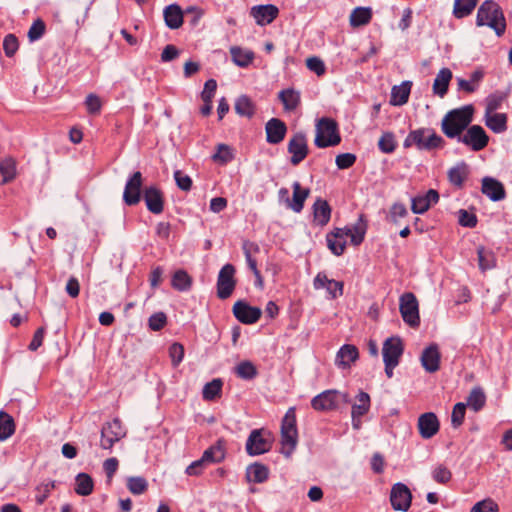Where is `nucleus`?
<instances>
[{
  "instance_id": "1",
  "label": "nucleus",
  "mask_w": 512,
  "mask_h": 512,
  "mask_svg": "<svg viewBox=\"0 0 512 512\" xmlns=\"http://www.w3.org/2000/svg\"><path fill=\"white\" fill-rule=\"evenodd\" d=\"M366 231L367 222L364 216L360 215L358 221L351 227L334 228L327 233V247L332 254L341 256L346 249V239L349 237L352 245L359 246L365 239Z\"/></svg>"
},
{
  "instance_id": "2",
  "label": "nucleus",
  "mask_w": 512,
  "mask_h": 512,
  "mask_svg": "<svg viewBox=\"0 0 512 512\" xmlns=\"http://www.w3.org/2000/svg\"><path fill=\"white\" fill-rule=\"evenodd\" d=\"M474 111L472 105H465L448 111L441 121L443 134L447 138L457 139L471 125Z\"/></svg>"
},
{
  "instance_id": "3",
  "label": "nucleus",
  "mask_w": 512,
  "mask_h": 512,
  "mask_svg": "<svg viewBox=\"0 0 512 512\" xmlns=\"http://www.w3.org/2000/svg\"><path fill=\"white\" fill-rule=\"evenodd\" d=\"M446 145L442 136L438 135L432 128H418L411 130L403 142L404 148L415 146L418 150H438Z\"/></svg>"
},
{
  "instance_id": "4",
  "label": "nucleus",
  "mask_w": 512,
  "mask_h": 512,
  "mask_svg": "<svg viewBox=\"0 0 512 512\" xmlns=\"http://www.w3.org/2000/svg\"><path fill=\"white\" fill-rule=\"evenodd\" d=\"M476 24L489 26L498 36L504 34L506 21L501 7L493 0L484 1L477 11Z\"/></svg>"
},
{
  "instance_id": "5",
  "label": "nucleus",
  "mask_w": 512,
  "mask_h": 512,
  "mask_svg": "<svg viewBox=\"0 0 512 512\" xmlns=\"http://www.w3.org/2000/svg\"><path fill=\"white\" fill-rule=\"evenodd\" d=\"M298 442L296 410L290 407L282 419L281 424V452L290 456Z\"/></svg>"
},
{
  "instance_id": "6",
  "label": "nucleus",
  "mask_w": 512,
  "mask_h": 512,
  "mask_svg": "<svg viewBox=\"0 0 512 512\" xmlns=\"http://www.w3.org/2000/svg\"><path fill=\"white\" fill-rule=\"evenodd\" d=\"M341 142V136L337 122L328 117H323L316 124V136L314 144L318 148L334 147Z\"/></svg>"
},
{
  "instance_id": "7",
  "label": "nucleus",
  "mask_w": 512,
  "mask_h": 512,
  "mask_svg": "<svg viewBox=\"0 0 512 512\" xmlns=\"http://www.w3.org/2000/svg\"><path fill=\"white\" fill-rule=\"evenodd\" d=\"M404 352V344L400 337L392 336L383 343L382 355L385 364V373L388 378L393 377V371L398 366Z\"/></svg>"
},
{
  "instance_id": "8",
  "label": "nucleus",
  "mask_w": 512,
  "mask_h": 512,
  "mask_svg": "<svg viewBox=\"0 0 512 512\" xmlns=\"http://www.w3.org/2000/svg\"><path fill=\"white\" fill-rule=\"evenodd\" d=\"M459 143H462L473 152H479L485 149L489 144V136L480 125H470L462 134L457 138Z\"/></svg>"
},
{
  "instance_id": "9",
  "label": "nucleus",
  "mask_w": 512,
  "mask_h": 512,
  "mask_svg": "<svg viewBox=\"0 0 512 512\" xmlns=\"http://www.w3.org/2000/svg\"><path fill=\"white\" fill-rule=\"evenodd\" d=\"M273 445L271 432L265 429H254L246 441V452L250 456H257L269 452Z\"/></svg>"
},
{
  "instance_id": "10",
  "label": "nucleus",
  "mask_w": 512,
  "mask_h": 512,
  "mask_svg": "<svg viewBox=\"0 0 512 512\" xmlns=\"http://www.w3.org/2000/svg\"><path fill=\"white\" fill-rule=\"evenodd\" d=\"M127 431L119 418H114L103 424L101 429L100 447L111 450L115 443L123 439Z\"/></svg>"
},
{
  "instance_id": "11",
  "label": "nucleus",
  "mask_w": 512,
  "mask_h": 512,
  "mask_svg": "<svg viewBox=\"0 0 512 512\" xmlns=\"http://www.w3.org/2000/svg\"><path fill=\"white\" fill-rule=\"evenodd\" d=\"M399 310L403 321L412 328L420 325L419 304L416 296L406 292L400 296Z\"/></svg>"
},
{
  "instance_id": "12",
  "label": "nucleus",
  "mask_w": 512,
  "mask_h": 512,
  "mask_svg": "<svg viewBox=\"0 0 512 512\" xmlns=\"http://www.w3.org/2000/svg\"><path fill=\"white\" fill-rule=\"evenodd\" d=\"M235 274L236 269L230 263L225 264L220 269L216 283L217 297L219 299H227L233 294L237 285Z\"/></svg>"
},
{
  "instance_id": "13",
  "label": "nucleus",
  "mask_w": 512,
  "mask_h": 512,
  "mask_svg": "<svg viewBox=\"0 0 512 512\" xmlns=\"http://www.w3.org/2000/svg\"><path fill=\"white\" fill-rule=\"evenodd\" d=\"M390 503L395 511L407 512L412 503V493L409 487L401 482L395 483L391 487Z\"/></svg>"
},
{
  "instance_id": "14",
  "label": "nucleus",
  "mask_w": 512,
  "mask_h": 512,
  "mask_svg": "<svg viewBox=\"0 0 512 512\" xmlns=\"http://www.w3.org/2000/svg\"><path fill=\"white\" fill-rule=\"evenodd\" d=\"M143 176L140 171H135L127 180L123 192V201L128 206L137 205L141 200Z\"/></svg>"
},
{
  "instance_id": "15",
  "label": "nucleus",
  "mask_w": 512,
  "mask_h": 512,
  "mask_svg": "<svg viewBox=\"0 0 512 512\" xmlns=\"http://www.w3.org/2000/svg\"><path fill=\"white\" fill-rule=\"evenodd\" d=\"M287 149L291 154L290 163L293 166L299 165L307 157L309 152L305 134L301 132L295 133L290 138Z\"/></svg>"
},
{
  "instance_id": "16",
  "label": "nucleus",
  "mask_w": 512,
  "mask_h": 512,
  "mask_svg": "<svg viewBox=\"0 0 512 512\" xmlns=\"http://www.w3.org/2000/svg\"><path fill=\"white\" fill-rule=\"evenodd\" d=\"M315 290L326 289L330 299H337L344 293V283L334 279H329L325 272H319L313 279Z\"/></svg>"
},
{
  "instance_id": "17",
  "label": "nucleus",
  "mask_w": 512,
  "mask_h": 512,
  "mask_svg": "<svg viewBox=\"0 0 512 512\" xmlns=\"http://www.w3.org/2000/svg\"><path fill=\"white\" fill-rule=\"evenodd\" d=\"M340 402V392L337 390H325L311 400V407L315 411L326 412L336 410Z\"/></svg>"
},
{
  "instance_id": "18",
  "label": "nucleus",
  "mask_w": 512,
  "mask_h": 512,
  "mask_svg": "<svg viewBox=\"0 0 512 512\" xmlns=\"http://www.w3.org/2000/svg\"><path fill=\"white\" fill-rule=\"evenodd\" d=\"M233 314L242 324L250 325L260 319L262 311L258 307L250 306L245 301L239 300L233 305Z\"/></svg>"
},
{
  "instance_id": "19",
  "label": "nucleus",
  "mask_w": 512,
  "mask_h": 512,
  "mask_svg": "<svg viewBox=\"0 0 512 512\" xmlns=\"http://www.w3.org/2000/svg\"><path fill=\"white\" fill-rule=\"evenodd\" d=\"M417 427L423 439H430L439 432L440 422L435 413L426 412L419 416Z\"/></svg>"
},
{
  "instance_id": "20",
  "label": "nucleus",
  "mask_w": 512,
  "mask_h": 512,
  "mask_svg": "<svg viewBox=\"0 0 512 512\" xmlns=\"http://www.w3.org/2000/svg\"><path fill=\"white\" fill-rule=\"evenodd\" d=\"M421 365L428 373H435L440 369L441 353L438 344H429L420 357Z\"/></svg>"
},
{
  "instance_id": "21",
  "label": "nucleus",
  "mask_w": 512,
  "mask_h": 512,
  "mask_svg": "<svg viewBox=\"0 0 512 512\" xmlns=\"http://www.w3.org/2000/svg\"><path fill=\"white\" fill-rule=\"evenodd\" d=\"M279 15V9L273 4L255 5L250 9V16L260 26L271 24Z\"/></svg>"
},
{
  "instance_id": "22",
  "label": "nucleus",
  "mask_w": 512,
  "mask_h": 512,
  "mask_svg": "<svg viewBox=\"0 0 512 512\" xmlns=\"http://www.w3.org/2000/svg\"><path fill=\"white\" fill-rule=\"evenodd\" d=\"M147 209L153 214H161L164 210V194L160 188L152 185L146 187L143 193Z\"/></svg>"
},
{
  "instance_id": "23",
  "label": "nucleus",
  "mask_w": 512,
  "mask_h": 512,
  "mask_svg": "<svg viewBox=\"0 0 512 512\" xmlns=\"http://www.w3.org/2000/svg\"><path fill=\"white\" fill-rule=\"evenodd\" d=\"M266 141L269 144L281 143L287 133V126L284 121L278 118H271L265 125Z\"/></svg>"
},
{
  "instance_id": "24",
  "label": "nucleus",
  "mask_w": 512,
  "mask_h": 512,
  "mask_svg": "<svg viewBox=\"0 0 512 512\" xmlns=\"http://www.w3.org/2000/svg\"><path fill=\"white\" fill-rule=\"evenodd\" d=\"M438 201L439 193L435 189H429L425 194L417 195L412 199L411 210L415 214H424Z\"/></svg>"
},
{
  "instance_id": "25",
  "label": "nucleus",
  "mask_w": 512,
  "mask_h": 512,
  "mask_svg": "<svg viewBox=\"0 0 512 512\" xmlns=\"http://www.w3.org/2000/svg\"><path fill=\"white\" fill-rule=\"evenodd\" d=\"M242 248H243V252H244L249 269L253 272V274L256 278V282L260 286H262L263 278H262V275L257 267V259H256V255L260 253L259 245L255 242L244 241Z\"/></svg>"
},
{
  "instance_id": "26",
  "label": "nucleus",
  "mask_w": 512,
  "mask_h": 512,
  "mask_svg": "<svg viewBox=\"0 0 512 512\" xmlns=\"http://www.w3.org/2000/svg\"><path fill=\"white\" fill-rule=\"evenodd\" d=\"M312 211L314 225L324 227L329 223L332 209L326 200L317 198L312 206Z\"/></svg>"
},
{
  "instance_id": "27",
  "label": "nucleus",
  "mask_w": 512,
  "mask_h": 512,
  "mask_svg": "<svg viewBox=\"0 0 512 512\" xmlns=\"http://www.w3.org/2000/svg\"><path fill=\"white\" fill-rule=\"evenodd\" d=\"M481 191L492 201L503 200L506 196L503 184L492 177H484L482 179Z\"/></svg>"
},
{
  "instance_id": "28",
  "label": "nucleus",
  "mask_w": 512,
  "mask_h": 512,
  "mask_svg": "<svg viewBox=\"0 0 512 512\" xmlns=\"http://www.w3.org/2000/svg\"><path fill=\"white\" fill-rule=\"evenodd\" d=\"M292 189L293 195L292 199L288 201V208L294 211L295 213H300L304 208L306 199L310 195V189L302 187V185L298 181H295L292 184Z\"/></svg>"
},
{
  "instance_id": "29",
  "label": "nucleus",
  "mask_w": 512,
  "mask_h": 512,
  "mask_svg": "<svg viewBox=\"0 0 512 512\" xmlns=\"http://www.w3.org/2000/svg\"><path fill=\"white\" fill-rule=\"evenodd\" d=\"M226 456V441L220 438L215 444L210 446L203 452V461L209 464L220 463L225 459Z\"/></svg>"
},
{
  "instance_id": "30",
  "label": "nucleus",
  "mask_w": 512,
  "mask_h": 512,
  "mask_svg": "<svg viewBox=\"0 0 512 512\" xmlns=\"http://www.w3.org/2000/svg\"><path fill=\"white\" fill-rule=\"evenodd\" d=\"M452 80V72L449 68H442L433 82V93L443 98L449 88L450 81Z\"/></svg>"
},
{
  "instance_id": "31",
  "label": "nucleus",
  "mask_w": 512,
  "mask_h": 512,
  "mask_svg": "<svg viewBox=\"0 0 512 512\" xmlns=\"http://www.w3.org/2000/svg\"><path fill=\"white\" fill-rule=\"evenodd\" d=\"M359 357V352L356 346L345 344L337 353L336 364L339 367L347 368L355 362Z\"/></svg>"
},
{
  "instance_id": "32",
  "label": "nucleus",
  "mask_w": 512,
  "mask_h": 512,
  "mask_svg": "<svg viewBox=\"0 0 512 512\" xmlns=\"http://www.w3.org/2000/svg\"><path fill=\"white\" fill-rule=\"evenodd\" d=\"M278 98L283 104L284 110L291 112L298 108L301 103L300 93L295 89H283L278 93Z\"/></svg>"
},
{
  "instance_id": "33",
  "label": "nucleus",
  "mask_w": 512,
  "mask_h": 512,
  "mask_svg": "<svg viewBox=\"0 0 512 512\" xmlns=\"http://www.w3.org/2000/svg\"><path fill=\"white\" fill-rule=\"evenodd\" d=\"M193 279L187 271L183 269L176 270L171 276V286L179 292L189 291L192 287Z\"/></svg>"
},
{
  "instance_id": "34",
  "label": "nucleus",
  "mask_w": 512,
  "mask_h": 512,
  "mask_svg": "<svg viewBox=\"0 0 512 512\" xmlns=\"http://www.w3.org/2000/svg\"><path fill=\"white\" fill-rule=\"evenodd\" d=\"M412 83L404 81L400 85L394 86L391 91V104L402 106L408 102Z\"/></svg>"
},
{
  "instance_id": "35",
  "label": "nucleus",
  "mask_w": 512,
  "mask_h": 512,
  "mask_svg": "<svg viewBox=\"0 0 512 512\" xmlns=\"http://www.w3.org/2000/svg\"><path fill=\"white\" fill-rule=\"evenodd\" d=\"M230 54L232 61L239 67L246 68L254 60L255 54L253 51L243 49L239 46H233L230 48Z\"/></svg>"
},
{
  "instance_id": "36",
  "label": "nucleus",
  "mask_w": 512,
  "mask_h": 512,
  "mask_svg": "<svg viewBox=\"0 0 512 512\" xmlns=\"http://www.w3.org/2000/svg\"><path fill=\"white\" fill-rule=\"evenodd\" d=\"M164 19L166 25L170 29L180 28L183 24V13L181 8L176 4L167 6L164 9Z\"/></svg>"
},
{
  "instance_id": "37",
  "label": "nucleus",
  "mask_w": 512,
  "mask_h": 512,
  "mask_svg": "<svg viewBox=\"0 0 512 512\" xmlns=\"http://www.w3.org/2000/svg\"><path fill=\"white\" fill-rule=\"evenodd\" d=\"M507 115L505 113L485 114V124L494 133H503L507 130Z\"/></svg>"
},
{
  "instance_id": "38",
  "label": "nucleus",
  "mask_w": 512,
  "mask_h": 512,
  "mask_svg": "<svg viewBox=\"0 0 512 512\" xmlns=\"http://www.w3.org/2000/svg\"><path fill=\"white\" fill-rule=\"evenodd\" d=\"M372 19V10L369 7H357L352 10L350 14V25L353 28L365 26L370 23Z\"/></svg>"
},
{
  "instance_id": "39",
  "label": "nucleus",
  "mask_w": 512,
  "mask_h": 512,
  "mask_svg": "<svg viewBox=\"0 0 512 512\" xmlns=\"http://www.w3.org/2000/svg\"><path fill=\"white\" fill-rule=\"evenodd\" d=\"M468 175L469 168L465 163H461L455 167H452L448 172L450 183L457 188L463 187L464 182L468 178Z\"/></svg>"
},
{
  "instance_id": "40",
  "label": "nucleus",
  "mask_w": 512,
  "mask_h": 512,
  "mask_svg": "<svg viewBox=\"0 0 512 512\" xmlns=\"http://www.w3.org/2000/svg\"><path fill=\"white\" fill-rule=\"evenodd\" d=\"M246 477L253 483H263L269 477V469L261 463H254L247 468Z\"/></svg>"
},
{
  "instance_id": "41",
  "label": "nucleus",
  "mask_w": 512,
  "mask_h": 512,
  "mask_svg": "<svg viewBox=\"0 0 512 512\" xmlns=\"http://www.w3.org/2000/svg\"><path fill=\"white\" fill-rule=\"evenodd\" d=\"M234 108L237 114L248 118H252L256 110L255 104L246 95H242L237 98Z\"/></svg>"
},
{
  "instance_id": "42",
  "label": "nucleus",
  "mask_w": 512,
  "mask_h": 512,
  "mask_svg": "<svg viewBox=\"0 0 512 512\" xmlns=\"http://www.w3.org/2000/svg\"><path fill=\"white\" fill-rule=\"evenodd\" d=\"M94 482L90 475L80 473L76 476L75 492L81 496H88L93 492Z\"/></svg>"
},
{
  "instance_id": "43",
  "label": "nucleus",
  "mask_w": 512,
  "mask_h": 512,
  "mask_svg": "<svg viewBox=\"0 0 512 512\" xmlns=\"http://www.w3.org/2000/svg\"><path fill=\"white\" fill-rule=\"evenodd\" d=\"M223 382L221 379H213L203 387L202 397L205 401H214L222 393Z\"/></svg>"
},
{
  "instance_id": "44",
  "label": "nucleus",
  "mask_w": 512,
  "mask_h": 512,
  "mask_svg": "<svg viewBox=\"0 0 512 512\" xmlns=\"http://www.w3.org/2000/svg\"><path fill=\"white\" fill-rule=\"evenodd\" d=\"M0 174L2 175V184L9 183L15 179L16 162L12 157H7L0 161Z\"/></svg>"
},
{
  "instance_id": "45",
  "label": "nucleus",
  "mask_w": 512,
  "mask_h": 512,
  "mask_svg": "<svg viewBox=\"0 0 512 512\" xmlns=\"http://www.w3.org/2000/svg\"><path fill=\"white\" fill-rule=\"evenodd\" d=\"M371 406V399L368 393L360 391L356 396V403L352 405L351 414L364 416L366 415Z\"/></svg>"
},
{
  "instance_id": "46",
  "label": "nucleus",
  "mask_w": 512,
  "mask_h": 512,
  "mask_svg": "<svg viewBox=\"0 0 512 512\" xmlns=\"http://www.w3.org/2000/svg\"><path fill=\"white\" fill-rule=\"evenodd\" d=\"M479 268L482 271L492 269L496 266V258L492 251L483 246L477 248Z\"/></svg>"
},
{
  "instance_id": "47",
  "label": "nucleus",
  "mask_w": 512,
  "mask_h": 512,
  "mask_svg": "<svg viewBox=\"0 0 512 512\" xmlns=\"http://www.w3.org/2000/svg\"><path fill=\"white\" fill-rule=\"evenodd\" d=\"M478 0H455L453 15L458 18H464L472 13Z\"/></svg>"
},
{
  "instance_id": "48",
  "label": "nucleus",
  "mask_w": 512,
  "mask_h": 512,
  "mask_svg": "<svg viewBox=\"0 0 512 512\" xmlns=\"http://www.w3.org/2000/svg\"><path fill=\"white\" fill-rule=\"evenodd\" d=\"M483 78V73L479 70L474 71L471 74L470 80H465L462 78L457 79V85L459 90H463L466 93H473L476 91L478 87V83Z\"/></svg>"
},
{
  "instance_id": "49",
  "label": "nucleus",
  "mask_w": 512,
  "mask_h": 512,
  "mask_svg": "<svg viewBox=\"0 0 512 512\" xmlns=\"http://www.w3.org/2000/svg\"><path fill=\"white\" fill-rule=\"evenodd\" d=\"M235 374L241 379L252 380L257 376L258 371L251 361L245 360L237 364L235 367Z\"/></svg>"
},
{
  "instance_id": "50",
  "label": "nucleus",
  "mask_w": 512,
  "mask_h": 512,
  "mask_svg": "<svg viewBox=\"0 0 512 512\" xmlns=\"http://www.w3.org/2000/svg\"><path fill=\"white\" fill-rule=\"evenodd\" d=\"M126 486L133 495H141L148 490V482L141 476L128 477L126 480Z\"/></svg>"
},
{
  "instance_id": "51",
  "label": "nucleus",
  "mask_w": 512,
  "mask_h": 512,
  "mask_svg": "<svg viewBox=\"0 0 512 512\" xmlns=\"http://www.w3.org/2000/svg\"><path fill=\"white\" fill-rule=\"evenodd\" d=\"M486 403V396L483 390L479 387L473 388L469 394L467 404L475 412L480 411Z\"/></svg>"
},
{
  "instance_id": "52",
  "label": "nucleus",
  "mask_w": 512,
  "mask_h": 512,
  "mask_svg": "<svg viewBox=\"0 0 512 512\" xmlns=\"http://www.w3.org/2000/svg\"><path fill=\"white\" fill-rule=\"evenodd\" d=\"M14 431L15 423L13 418L5 412H0V440L9 438Z\"/></svg>"
},
{
  "instance_id": "53",
  "label": "nucleus",
  "mask_w": 512,
  "mask_h": 512,
  "mask_svg": "<svg viewBox=\"0 0 512 512\" xmlns=\"http://www.w3.org/2000/svg\"><path fill=\"white\" fill-rule=\"evenodd\" d=\"M378 148L385 154L393 153L397 148L395 135L392 132H384L379 138Z\"/></svg>"
},
{
  "instance_id": "54",
  "label": "nucleus",
  "mask_w": 512,
  "mask_h": 512,
  "mask_svg": "<svg viewBox=\"0 0 512 512\" xmlns=\"http://www.w3.org/2000/svg\"><path fill=\"white\" fill-rule=\"evenodd\" d=\"M432 478L439 484H447L452 479V473L447 466L438 464L432 470Z\"/></svg>"
},
{
  "instance_id": "55",
  "label": "nucleus",
  "mask_w": 512,
  "mask_h": 512,
  "mask_svg": "<svg viewBox=\"0 0 512 512\" xmlns=\"http://www.w3.org/2000/svg\"><path fill=\"white\" fill-rule=\"evenodd\" d=\"M214 162L226 164L233 159L231 148L226 144H219L216 153L212 156Z\"/></svg>"
},
{
  "instance_id": "56",
  "label": "nucleus",
  "mask_w": 512,
  "mask_h": 512,
  "mask_svg": "<svg viewBox=\"0 0 512 512\" xmlns=\"http://www.w3.org/2000/svg\"><path fill=\"white\" fill-rule=\"evenodd\" d=\"M55 488V482L54 481H48L45 483H41L36 488V495H35V501L38 505H42L45 500L50 495L51 491Z\"/></svg>"
},
{
  "instance_id": "57",
  "label": "nucleus",
  "mask_w": 512,
  "mask_h": 512,
  "mask_svg": "<svg viewBox=\"0 0 512 512\" xmlns=\"http://www.w3.org/2000/svg\"><path fill=\"white\" fill-rule=\"evenodd\" d=\"M466 414V405L464 403H457L452 410L451 423L454 428H458L464 422Z\"/></svg>"
},
{
  "instance_id": "58",
  "label": "nucleus",
  "mask_w": 512,
  "mask_h": 512,
  "mask_svg": "<svg viewBox=\"0 0 512 512\" xmlns=\"http://www.w3.org/2000/svg\"><path fill=\"white\" fill-rule=\"evenodd\" d=\"M167 324V316L164 312L152 314L148 319V326L152 331H160Z\"/></svg>"
},
{
  "instance_id": "59",
  "label": "nucleus",
  "mask_w": 512,
  "mask_h": 512,
  "mask_svg": "<svg viewBox=\"0 0 512 512\" xmlns=\"http://www.w3.org/2000/svg\"><path fill=\"white\" fill-rule=\"evenodd\" d=\"M498 504L491 498L484 499L477 502L470 510V512H498Z\"/></svg>"
},
{
  "instance_id": "60",
  "label": "nucleus",
  "mask_w": 512,
  "mask_h": 512,
  "mask_svg": "<svg viewBox=\"0 0 512 512\" xmlns=\"http://www.w3.org/2000/svg\"><path fill=\"white\" fill-rule=\"evenodd\" d=\"M46 25L43 20L37 19L35 20L29 31H28V38L31 42H34L36 40H39L45 33Z\"/></svg>"
},
{
  "instance_id": "61",
  "label": "nucleus",
  "mask_w": 512,
  "mask_h": 512,
  "mask_svg": "<svg viewBox=\"0 0 512 512\" xmlns=\"http://www.w3.org/2000/svg\"><path fill=\"white\" fill-rule=\"evenodd\" d=\"M174 179L177 187L182 191L188 192L191 190L193 181L189 175L183 173L181 170H176L174 172Z\"/></svg>"
},
{
  "instance_id": "62",
  "label": "nucleus",
  "mask_w": 512,
  "mask_h": 512,
  "mask_svg": "<svg viewBox=\"0 0 512 512\" xmlns=\"http://www.w3.org/2000/svg\"><path fill=\"white\" fill-rule=\"evenodd\" d=\"M307 68L314 72L317 76H323L326 73V67L324 62L316 56H312L306 59Z\"/></svg>"
},
{
  "instance_id": "63",
  "label": "nucleus",
  "mask_w": 512,
  "mask_h": 512,
  "mask_svg": "<svg viewBox=\"0 0 512 512\" xmlns=\"http://www.w3.org/2000/svg\"><path fill=\"white\" fill-rule=\"evenodd\" d=\"M169 356L171 358L172 365L177 367L184 358V346L178 342L173 343L169 347Z\"/></svg>"
},
{
  "instance_id": "64",
  "label": "nucleus",
  "mask_w": 512,
  "mask_h": 512,
  "mask_svg": "<svg viewBox=\"0 0 512 512\" xmlns=\"http://www.w3.org/2000/svg\"><path fill=\"white\" fill-rule=\"evenodd\" d=\"M19 48V42L14 34H8L3 40V49L8 57H12Z\"/></svg>"
}]
</instances>
